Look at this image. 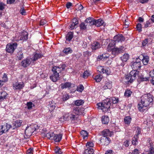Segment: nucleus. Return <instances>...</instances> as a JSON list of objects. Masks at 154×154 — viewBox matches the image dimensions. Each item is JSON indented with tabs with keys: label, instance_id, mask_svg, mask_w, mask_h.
Segmentation results:
<instances>
[{
	"label": "nucleus",
	"instance_id": "45",
	"mask_svg": "<svg viewBox=\"0 0 154 154\" xmlns=\"http://www.w3.org/2000/svg\"><path fill=\"white\" fill-rule=\"evenodd\" d=\"M102 78V76L100 75H97L95 76L94 79L96 82H99L101 81Z\"/></svg>",
	"mask_w": 154,
	"mask_h": 154
},
{
	"label": "nucleus",
	"instance_id": "24",
	"mask_svg": "<svg viewBox=\"0 0 154 154\" xmlns=\"http://www.w3.org/2000/svg\"><path fill=\"white\" fill-rule=\"evenodd\" d=\"M132 119L131 117L129 116H127L125 117L124 118V122L125 124L129 125L130 124Z\"/></svg>",
	"mask_w": 154,
	"mask_h": 154
},
{
	"label": "nucleus",
	"instance_id": "18",
	"mask_svg": "<svg viewBox=\"0 0 154 154\" xmlns=\"http://www.w3.org/2000/svg\"><path fill=\"white\" fill-rule=\"evenodd\" d=\"M56 107L55 103L54 101H52L49 102V103L48 105V108L49 110L51 112Z\"/></svg>",
	"mask_w": 154,
	"mask_h": 154
},
{
	"label": "nucleus",
	"instance_id": "44",
	"mask_svg": "<svg viewBox=\"0 0 154 154\" xmlns=\"http://www.w3.org/2000/svg\"><path fill=\"white\" fill-rule=\"evenodd\" d=\"M149 40H148V39L147 38L145 39V40L143 41L142 42V47H144L146 45L148 46V44H149Z\"/></svg>",
	"mask_w": 154,
	"mask_h": 154
},
{
	"label": "nucleus",
	"instance_id": "56",
	"mask_svg": "<svg viewBox=\"0 0 154 154\" xmlns=\"http://www.w3.org/2000/svg\"><path fill=\"white\" fill-rule=\"evenodd\" d=\"M5 5L3 3L0 2V10H3L5 8Z\"/></svg>",
	"mask_w": 154,
	"mask_h": 154
},
{
	"label": "nucleus",
	"instance_id": "40",
	"mask_svg": "<svg viewBox=\"0 0 154 154\" xmlns=\"http://www.w3.org/2000/svg\"><path fill=\"white\" fill-rule=\"evenodd\" d=\"M29 127L31 129V130L32 131L33 133L34 131L37 129H38L39 128L38 127L36 124H32Z\"/></svg>",
	"mask_w": 154,
	"mask_h": 154
},
{
	"label": "nucleus",
	"instance_id": "12",
	"mask_svg": "<svg viewBox=\"0 0 154 154\" xmlns=\"http://www.w3.org/2000/svg\"><path fill=\"white\" fill-rule=\"evenodd\" d=\"M43 57V55L40 53L36 52L32 54V57L31 58L33 63Z\"/></svg>",
	"mask_w": 154,
	"mask_h": 154
},
{
	"label": "nucleus",
	"instance_id": "54",
	"mask_svg": "<svg viewBox=\"0 0 154 154\" xmlns=\"http://www.w3.org/2000/svg\"><path fill=\"white\" fill-rule=\"evenodd\" d=\"M33 103L32 102H28L27 103L26 105L27 108L28 109H31L32 107Z\"/></svg>",
	"mask_w": 154,
	"mask_h": 154
},
{
	"label": "nucleus",
	"instance_id": "30",
	"mask_svg": "<svg viewBox=\"0 0 154 154\" xmlns=\"http://www.w3.org/2000/svg\"><path fill=\"white\" fill-rule=\"evenodd\" d=\"M150 146L148 154H154V148L153 147L154 144L153 143H149Z\"/></svg>",
	"mask_w": 154,
	"mask_h": 154
},
{
	"label": "nucleus",
	"instance_id": "15",
	"mask_svg": "<svg viewBox=\"0 0 154 154\" xmlns=\"http://www.w3.org/2000/svg\"><path fill=\"white\" fill-rule=\"evenodd\" d=\"M101 47L100 43L97 41L94 42L91 45V48L93 50H96Z\"/></svg>",
	"mask_w": 154,
	"mask_h": 154
},
{
	"label": "nucleus",
	"instance_id": "19",
	"mask_svg": "<svg viewBox=\"0 0 154 154\" xmlns=\"http://www.w3.org/2000/svg\"><path fill=\"white\" fill-rule=\"evenodd\" d=\"M1 126L5 133L7 132L10 128H11V125L7 123L3 125H1Z\"/></svg>",
	"mask_w": 154,
	"mask_h": 154
},
{
	"label": "nucleus",
	"instance_id": "34",
	"mask_svg": "<svg viewBox=\"0 0 154 154\" xmlns=\"http://www.w3.org/2000/svg\"><path fill=\"white\" fill-rule=\"evenodd\" d=\"M142 61L144 65H147L149 61V57L147 56H143Z\"/></svg>",
	"mask_w": 154,
	"mask_h": 154
},
{
	"label": "nucleus",
	"instance_id": "46",
	"mask_svg": "<svg viewBox=\"0 0 154 154\" xmlns=\"http://www.w3.org/2000/svg\"><path fill=\"white\" fill-rule=\"evenodd\" d=\"M81 76L83 78L86 79L87 78L88 76L89 75V72L86 70L82 74V75H81Z\"/></svg>",
	"mask_w": 154,
	"mask_h": 154
},
{
	"label": "nucleus",
	"instance_id": "8",
	"mask_svg": "<svg viewBox=\"0 0 154 154\" xmlns=\"http://www.w3.org/2000/svg\"><path fill=\"white\" fill-rule=\"evenodd\" d=\"M61 89H63L64 88H68L69 89L75 87V85L71 82H66L64 83H62L60 85Z\"/></svg>",
	"mask_w": 154,
	"mask_h": 154
},
{
	"label": "nucleus",
	"instance_id": "39",
	"mask_svg": "<svg viewBox=\"0 0 154 154\" xmlns=\"http://www.w3.org/2000/svg\"><path fill=\"white\" fill-rule=\"evenodd\" d=\"M138 137L137 135H135L132 139V143L134 145H136L138 143Z\"/></svg>",
	"mask_w": 154,
	"mask_h": 154
},
{
	"label": "nucleus",
	"instance_id": "36",
	"mask_svg": "<svg viewBox=\"0 0 154 154\" xmlns=\"http://www.w3.org/2000/svg\"><path fill=\"white\" fill-rule=\"evenodd\" d=\"M109 99L110 100V102L111 104L112 103L114 104H117L119 101V99L117 98H116L113 97Z\"/></svg>",
	"mask_w": 154,
	"mask_h": 154
},
{
	"label": "nucleus",
	"instance_id": "2",
	"mask_svg": "<svg viewBox=\"0 0 154 154\" xmlns=\"http://www.w3.org/2000/svg\"><path fill=\"white\" fill-rule=\"evenodd\" d=\"M66 66L63 64H61L59 66H55L53 67L52 71V75L50 76L51 79L53 82H56L59 79V76L62 75V71L65 68Z\"/></svg>",
	"mask_w": 154,
	"mask_h": 154
},
{
	"label": "nucleus",
	"instance_id": "31",
	"mask_svg": "<svg viewBox=\"0 0 154 154\" xmlns=\"http://www.w3.org/2000/svg\"><path fill=\"white\" fill-rule=\"evenodd\" d=\"M23 57V53L21 51H20L16 55V60H20Z\"/></svg>",
	"mask_w": 154,
	"mask_h": 154
},
{
	"label": "nucleus",
	"instance_id": "61",
	"mask_svg": "<svg viewBox=\"0 0 154 154\" xmlns=\"http://www.w3.org/2000/svg\"><path fill=\"white\" fill-rule=\"evenodd\" d=\"M83 55L85 57H88L91 55L90 52L88 51H86L83 52Z\"/></svg>",
	"mask_w": 154,
	"mask_h": 154
},
{
	"label": "nucleus",
	"instance_id": "13",
	"mask_svg": "<svg viewBox=\"0 0 154 154\" xmlns=\"http://www.w3.org/2000/svg\"><path fill=\"white\" fill-rule=\"evenodd\" d=\"M33 62L32 61L31 58H27L23 60L21 62L22 66L24 67H26L30 65Z\"/></svg>",
	"mask_w": 154,
	"mask_h": 154
},
{
	"label": "nucleus",
	"instance_id": "55",
	"mask_svg": "<svg viewBox=\"0 0 154 154\" xmlns=\"http://www.w3.org/2000/svg\"><path fill=\"white\" fill-rule=\"evenodd\" d=\"M77 26V25L73 23H72L69 26V27L71 29H74L75 28H76Z\"/></svg>",
	"mask_w": 154,
	"mask_h": 154
},
{
	"label": "nucleus",
	"instance_id": "17",
	"mask_svg": "<svg viewBox=\"0 0 154 154\" xmlns=\"http://www.w3.org/2000/svg\"><path fill=\"white\" fill-rule=\"evenodd\" d=\"M109 56L107 54H103L102 55L98 56L97 57V59L99 60H105L108 58Z\"/></svg>",
	"mask_w": 154,
	"mask_h": 154
},
{
	"label": "nucleus",
	"instance_id": "20",
	"mask_svg": "<svg viewBox=\"0 0 154 154\" xmlns=\"http://www.w3.org/2000/svg\"><path fill=\"white\" fill-rule=\"evenodd\" d=\"M85 21L86 23L88 24L90 26L94 25V24L95 23V19L93 18H89L87 19Z\"/></svg>",
	"mask_w": 154,
	"mask_h": 154
},
{
	"label": "nucleus",
	"instance_id": "43",
	"mask_svg": "<svg viewBox=\"0 0 154 154\" xmlns=\"http://www.w3.org/2000/svg\"><path fill=\"white\" fill-rule=\"evenodd\" d=\"M63 52L66 54H67L69 53H72V50L70 48H68L64 49L63 50Z\"/></svg>",
	"mask_w": 154,
	"mask_h": 154
},
{
	"label": "nucleus",
	"instance_id": "4",
	"mask_svg": "<svg viewBox=\"0 0 154 154\" xmlns=\"http://www.w3.org/2000/svg\"><path fill=\"white\" fill-rule=\"evenodd\" d=\"M110 101V99L107 98L103 100L102 102L98 103L97 105L98 109H101L103 112L107 111L111 105Z\"/></svg>",
	"mask_w": 154,
	"mask_h": 154
},
{
	"label": "nucleus",
	"instance_id": "26",
	"mask_svg": "<svg viewBox=\"0 0 154 154\" xmlns=\"http://www.w3.org/2000/svg\"><path fill=\"white\" fill-rule=\"evenodd\" d=\"M149 77H145L144 75H141L140 76H139L137 79L138 81L140 82L144 81H147L148 80Z\"/></svg>",
	"mask_w": 154,
	"mask_h": 154
},
{
	"label": "nucleus",
	"instance_id": "62",
	"mask_svg": "<svg viewBox=\"0 0 154 154\" xmlns=\"http://www.w3.org/2000/svg\"><path fill=\"white\" fill-rule=\"evenodd\" d=\"M69 113H67L64 114L63 116V119L64 120L66 121L67 120V118H69Z\"/></svg>",
	"mask_w": 154,
	"mask_h": 154
},
{
	"label": "nucleus",
	"instance_id": "27",
	"mask_svg": "<svg viewBox=\"0 0 154 154\" xmlns=\"http://www.w3.org/2000/svg\"><path fill=\"white\" fill-rule=\"evenodd\" d=\"M25 134L29 136H31L33 132L29 127H27L25 131Z\"/></svg>",
	"mask_w": 154,
	"mask_h": 154
},
{
	"label": "nucleus",
	"instance_id": "25",
	"mask_svg": "<svg viewBox=\"0 0 154 154\" xmlns=\"http://www.w3.org/2000/svg\"><path fill=\"white\" fill-rule=\"evenodd\" d=\"M8 94L5 91L0 92V102L2 101L6 98Z\"/></svg>",
	"mask_w": 154,
	"mask_h": 154
},
{
	"label": "nucleus",
	"instance_id": "38",
	"mask_svg": "<svg viewBox=\"0 0 154 154\" xmlns=\"http://www.w3.org/2000/svg\"><path fill=\"white\" fill-rule=\"evenodd\" d=\"M84 103V100H77L75 102V104L77 106L82 105Z\"/></svg>",
	"mask_w": 154,
	"mask_h": 154
},
{
	"label": "nucleus",
	"instance_id": "51",
	"mask_svg": "<svg viewBox=\"0 0 154 154\" xmlns=\"http://www.w3.org/2000/svg\"><path fill=\"white\" fill-rule=\"evenodd\" d=\"M104 70V71L103 73H105L107 75L110 74V69L108 67H105Z\"/></svg>",
	"mask_w": 154,
	"mask_h": 154
},
{
	"label": "nucleus",
	"instance_id": "5",
	"mask_svg": "<svg viewBox=\"0 0 154 154\" xmlns=\"http://www.w3.org/2000/svg\"><path fill=\"white\" fill-rule=\"evenodd\" d=\"M17 44L16 43H12L8 44L6 46V51L10 53H13L14 50L16 48Z\"/></svg>",
	"mask_w": 154,
	"mask_h": 154
},
{
	"label": "nucleus",
	"instance_id": "50",
	"mask_svg": "<svg viewBox=\"0 0 154 154\" xmlns=\"http://www.w3.org/2000/svg\"><path fill=\"white\" fill-rule=\"evenodd\" d=\"M84 90V87L82 85H80L77 87V90L80 92H82Z\"/></svg>",
	"mask_w": 154,
	"mask_h": 154
},
{
	"label": "nucleus",
	"instance_id": "28",
	"mask_svg": "<svg viewBox=\"0 0 154 154\" xmlns=\"http://www.w3.org/2000/svg\"><path fill=\"white\" fill-rule=\"evenodd\" d=\"M101 120L102 123L104 124H107L109 121V117L107 116H103Z\"/></svg>",
	"mask_w": 154,
	"mask_h": 154
},
{
	"label": "nucleus",
	"instance_id": "57",
	"mask_svg": "<svg viewBox=\"0 0 154 154\" xmlns=\"http://www.w3.org/2000/svg\"><path fill=\"white\" fill-rule=\"evenodd\" d=\"M33 151V148H30L27 150L26 153L27 154H32Z\"/></svg>",
	"mask_w": 154,
	"mask_h": 154
},
{
	"label": "nucleus",
	"instance_id": "3",
	"mask_svg": "<svg viewBox=\"0 0 154 154\" xmlns=\"http://www.w3.org/2000/svg\"><path fill=\"white\" fill-rule=\"evenodd\" d=\"M139 74V71L136 70H132L129 74L126 76L125 82L128 84L131 83L134 80L137 78V77H138Z\"/></svg>",
	"mask_w": 154,
	"mask_h": 154
},
{
	"label": "nucleus",
	"instance_id": "22",
	"mask_svg": "<svg viewBox=\"0 0 154 154\" xmlns=\"http://www.w3.org/2000/svg\"><path fill=\"white\" fill-rule=\"evenodd\" d=\"M80 134L84 140H86L88 139V133L86 131H82L80 132Z\"/></svg>",
	"mask_w": 154,
	"mask_h": 154
},
{
	"label": "nucleus",
	"instance_id": "21",
	"mask_svg": "<svg viewBox=\"0 0 154 154\" xmlns=\"http://www.w3.org/2000/svg\"><path fill=\"white\" fill-rule=\"evenodd\" d=\"M62 137V135L61 134H56L55 135L54 134L53 139H54L56 142H59L61 140Z\"/></svg>",
	"mask_w": 154,
	"mask_h": 154
},
{
	"label": "nucleus",
	"instance_id": "63",
	"mask_svg": "<svg viewBox=\"0 0 154 154\" xmlns=\"http://www.w3.org/2000/svg\"><path fill=\"white\" fill-rule=\"evenodd\" d=\"M69 118L70 119L73 120L75 119V115L72 114H69Z\"/></svg>",
	"mask_w": 154,
	"mask_h": 154
},
{
	"label": "nucleus",
	"instance_id": "16",
	"mask_svg": "<svg viewBox=\"0 0 154 154\" xmlns=\"http://www.w3.org/2000/svg\"><path fill=\"white\" fill-rule=\"evenodd\" d=\"M101 134L103 137H108L111 136V132L108 129H105L102 131Z\"/></svg>",
	"mask_w": 154,
	"mask_h": 154
},
{
	"label": "nucleus",
	"instance_id": "64",
	"mask_svg": "<svg viewBox=\"0 0 154 154\" xmlns=\"http://www.w3.org/2000/svg\"><path fill=\"white\" fill-rule=\"evenodd\" d=\"M129 140H127L124 142L123 145L126 147H128L129 145Z\"/></svg>",
	"mask_w": 154,
	"mask_h": 154
},
{
	"label": "nucleus",
	"instance_id": "47",
	"mask_svg": "<svg viewBox=\"0 0 154 154\" xmlns=\"http://www.w3.org/2000/svg\"><path fill=\"white\" fill-rule=\"evenodd\" d=\"M87 24H85V23L84 22L82 23L80 25V29L81 30H84L86 29V26Z\"/></svg>",
	"mask_w": 154,
	"mask_h": 154
},
{
	"label": "nucleus",
	"instance_id": "10",
	"mask_svg": "<svg viewBox=\"0 0 154 154\" xmlns=\"http://www.w3.org/2000/svg\"><path fill=\"white\" fill-rule=\"evenodd\" d=\"M24 85L23 82H16L13 84V88L14 90H20L24 87Z\"/></svg>",
	"mask_w": 154,
	"mask_h": 154
},
{
	"label": "nucleus",
	"instance_id": "58",
	"mask_svg": "<svg viewBox=\"0 0 154 154\" xmlns=\"http://www.w3.org/2000/svg\"><path fill=\"white\" fill-rule=\"evenodd\" d=\"M8 80V78L7 75L5 74L4 73L3 77L2 80L5 82H7Z\"/></svg>",
	"mask_w": 154,
	"mask_h": 154
},
{
	"label": "nucleus",
	"instance_id": "53",
	"mask_svg": "<svg viewBox=\"0 0 154 154\" xmlns=\"http://www.w3.org/2000/svg\"><path fill=\"white\" fill-rule=\"evenodd\" d=\"M136 28L139 32H141L142 31L141 24L140 23H138L136 26Z\"/></svg>",
	"mask_w": 154,
	"mask_h": 154
},
{
	"label": "nucleus",
	"instance_id": "52",
	"mask_svg": "<svg viewBox=\"0 0 154 154\" xmlns=\"http://www.w3.org/2000/svg\"><path fill=\"white\" fill-rule=\"evenodd\" d=\"M125 64V63L121 60H119L118 61L117 63V65L118 66H121L123 67L124 66Z\"/></svg>",
	"mask_w": 154,
	"mask_h": 154
},
{
	"label": "nucleus",
	"instance_id": "7",
	"mask_svg": "<svg viewBox=\"0 0 154 154\" xmlns=\"http://www.w3.org/2000/svg\"><path fill=\"white\" fill-rule=\"evenodd\" d=\"M132 67L134 70H137L140 69L141 67V60L137 58L135 61L133 62Z\"/></svg>",
	"mask_w": 154,
	"mask_h": 154
},
{
	"label": "nucleus",
	"instance_id": "48",
	"mask_svg": "<svg viewBox=\"0 0 154 154\" xmlns=\"http://www.w3.org/2000/svg\"><path fill=\"white\" fill-rule=\"evenodd\" d=\"M54 151L56 154H61L62 153L60 148L58 146L56 147Z\"/></svg>",
	"mask_w": 154,
	"mask_h": 154
},
{
	"label": "nucleus",
	"instance_id": "32",
	"mask_svg": "<svg viewBox=\"0 0 154 154\" xmlns=\"http://www.w3.org/2000/svg\"><path fill=\"white\" fill-rule=\"evenodd\" d=\"M73 33L71 32H69L67 34L66 37V39L69 41L71 40L73 37Z\"/></svg>",
	"mask_w": 154,
	"mask_h": 154
},
{
	"label": "nucleus",
	"instance_id": "33",
	"mask_svg": "<svg viewBox=\"0 0 154 154\" xmlns=\"http://www.w3.org/2000/svg\"><path fill=\"white\" fill-rule=\"evenodd\" d=\"M94 150L93 148H87L85 149L84 152L85 154H93Z\"/></svg>",
	"mask_w": 154,
	"mask_h": 154
},
{
	"label": "nucleus",
	"instance_id": "42",
	"mask_svg": "<svg viewBox=\"0 0 154 154\" xmlns=\"http://www.w3.org/2000/svg\"><path fill=\"white\" fill-rule=\"evenodd\" d=\"M94 145L92 142H88L86 144V147L87 148H92L94 146Z\"/></svg>",
	"mask_w": 154,
	"mask_h": 154
},
{
	"label": "nucleus",
	"instance_id": "29",
	"mask_svg": "<svg viewBox=\"0 0 154 154\" xmlns=\"http://www.w3.org/2000/svg\"><path fill=\"white\" fill-rule=\"evenodd\" d=\"M95 23H94V25H95L96 26L99 27L103 24V21L101 19H99L97 20L95 19Z\"/></svg>",
	"mask_w": 154,
	"mask_h": 154
},
{
	"label": "nucleus",
	"instance_id": "11",
	"mask_svg": "<svg viewBox=\"0 0 154 154\" xmlns=\"http://www.w3.org/2000/svg\"><path fill=\"white\" fill-rule=\"evenodd\" d=\"M100 143L103 145H107L111 141L110 139L108 137H102L100 140Z\"/></svg>",
	"mask_w": 154,
	"mask_h": 154
},
{
	"label": "nucleus",
	"instance_id": "35",
	"mask_svg": "<svg viewBox=\"0 0 154 154\" xmlns=\"http://www.w3.org/2000/svg\"><path fill=\"white\" fill-rule=\"evenodd\" d=\"M121 60L124 63L127 61L129 58V55L128 54H125L121 57Z\"/></svg>",
	"mask_w": 154,
	"mask_h": 154
},
{
	"label": "nucleus",
	"instance_id": "49",
	"mask_svg": "<svg viewBox=\"0 0 154 154\" xmlns=\"http://www.w3.org/2000/svg\"><path fill=\"white\" fill-rule=\"evenodd\" d=\"M104 66H98L97 67V70L100 73H103L104 71Z\"/></svg>",
	"mask_w": 154,
	"mask_h": 154
},
{
	"label": "nucleus",
	"instance_id": "9",
	"mask_svg": "<svg viewBox=\"0 0 154 154\" xmlns=\"http://www.w3.org/2000/svg\"><path fill=\"white\" fill-rule=\"evenodd\" d=\"M114 41L115 42V44H117L119 42H122L125 40L124 36L122 35L119 34L115 36L114 37Z\"/></svg>",
	"mask_w": 154,
	"mask_h": 154
},
{
	"label": "nucleus",
	"instance_id": "37",
	"mask_svg": "<svg viewBox=\"0 0 154 154\" xmlns=\"http://www.w3.org/2000/svg\"><path fill=\"white\" fill-rule=\"evenodd\" d=\"M54 134L53 132H50L46 134V137L50 139H53L54 136Z\"/></svg>",
	"mask_w": 154,
	"mask_h": 154
},
{
	"label": "nucleus",
	"instance_id": "14",
	"mask_svg": "<svg viewBox=\"0 0 154 154\" xmlns=\"http://www.w3.org/2000/svg\"><path fill=\"white\" fill-rule=\"evenodd\" d=\"M22 123L23 121L22 120H17L13 123L11 125V128L13 129H17L21 126Z\"/></svg>",
	"mask_w": 154,
	"mask_h": 154
},
{
	"label": "nucleus",
	"instance_id": "60",
	"mask_svg": "<svg viewBox=\"0 0 154 154\" xmlns=\"http://www.w3.org/2000/svg\"><path fill=\"white\" fill-rule=\"evenodd\" d=\"M20 14L22 15H25L26 13L23 8H22L20 9Z\"/></svg>",
	"mask_w": 154,
	"mask_h": 154
},
{
	"label": "nucleus",
	"instance_id": "41",
	"mask_svg": "<svg viewBox=\"0 0 154 154\" xmlns=\"http://www.w3.org/2000/svg\"><path fill=\"white\" fill-rule=\"evenodd\" d=\"M132 92L129 89H127L125 93L124 96L126 97H129L131 96Z\"/></svg>",
	"mask_w": 154,
	"mask_h": 154
},
{
	"label": "nucleus",
	"instance_id": "6",
	"mask_svg": "<svg viewBox=\"0 0 154 154\" xmlns=\"http://www.w3.org/2000/svg\"><path fill=\"white\" fill-rule=\"evenodd\" d=\"M125 49L124 47L122 46H120L119 48L115 47L114 48L112 49V53L113 55H116L123 52Z\"/></svg>",
	"mask_w": 154,
	"mask_h": 154
},
{
	"label": "nucleus",
	"instance_id": "1",
	"mask_svg": "<svg viewBox=\"0 0 154 154\" xmlns=\"http://www.w3.org/2000/svg\"><path fill=\"white\" fill-rule=\"evenodd\" d=\"M152 96L150 94L143 95L141 97V102L137 105L139 111L143 112L145 111H147V106L150 107L152 106Z\"/></svg>",
	"mask_w": 154,
	"mask_h": 154
},
{
	"label": "nucleus",
	"instance_id": "59",
	"mask_svg": "<svg viewBox=\"0 0 154 154\" xmlns=\"http://www.w3.org/2000/svg\"><path fill=\"white\" fill-rule=\"evenodd\" d=\"M150 26H151V22L149 21V20H148L147 21L145 24L144 27L147 28L149 26V27Z\"/></svg>",
	"mask_w": 154,
	"mask_h": 154
},
{
	"label": "nucleus",
	"instance_id": "23",
	"mask_svg": "<svg viewBox=\"0 0 154 154\" xmlns=\"http://www.w3.org/2000/svg\"><path fill=\"white\" fill-rule=\"evenodd\" d=\"M28 34L26 32H22L20 35V39L22 40H26L28 39Z\"/></svg>",
	"mask_w": 154,
	"mask_h": 154
}]
</instances>
